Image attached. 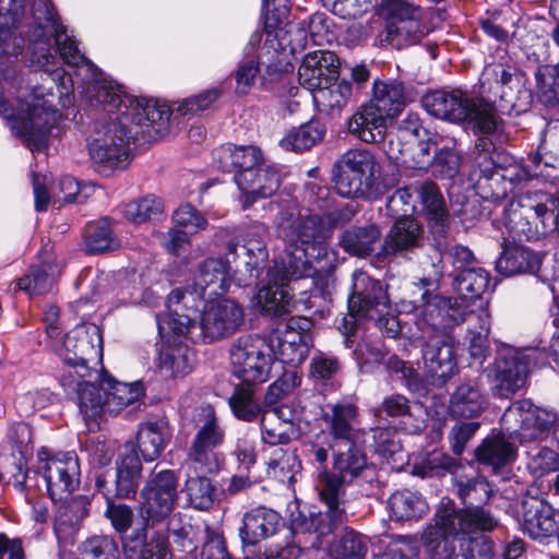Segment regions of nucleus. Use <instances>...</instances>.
Listing matches in <instances>:
<instances>
[{"instance_id":"obj_35","label":"nucleus","mask_w":559,"mask_h":559,"mask_svg":"<svg viewBox=\"0 0 559 559\" xmlns=\"http://www.w3.org/2000/svg\"><path fill=\"white\" fill-rule=\"evenodd\" d=\"M275 345L276 362L300 365L309 354L310 336L288 325L284 332L267 338Z\"/></svg>"},{"instance_id":"obj_19","label":"nucleus","mask_w":559,"mask_h":559,"mask_svg":"<svg viewBox=\"0 0 559 559\" xmlns=\"http://www.w3.org/2000/svg\"><path fill=\"white\" fill-rule=\"evenodd\" d=\"M300 278L293 276L288 267H284V262H275L267 272L266 284L259 288L254 297L255 305L262 312L274 316L289 311L293 290L289 282Z\"/></svg>"},{"instance_id":"obj_13","label":"nucleus","mask_w":559,"mask_h":559,"mask_svg":"<svg viewBox=\"0 0 559 559\" xmlns=\"http://www.w3.org/2000/svg\"><path fill=\"white\" fill-rule=\"evenodd\" d=\"M131 120L129 109L111 106L107 97V176L126 170L131 160V142L139 131Z\"/></svg>"},{"instance_id":"obj_58","label":"nucleus","mask_w":559,"mask_h":559,"mask_svg":"<svg viewBox=\"0 0 559 559\" xmlns=\"http://www.w3.org/2000/svg\"><path fill=\"white\" fill-rule=\"evenodd\" d=\"M194 354L186 345L171 347L162 358V369L173 377L186 376L193 367Z\"/></svg>"},{"instance_id":"obj_28","label":"nucleus","mask_w":559,"mask_h":559,"mask_svg":"<svg viewBox=\"0 0 559 559\" xmlns=\"http://www.w3.org/2000/svg\"><path fill=\"white\" fill-rule=\"evenodd\" d=\"M298 428L294 421V412L287 405L264 411L261 416V438L270 445L287 444L297 438Z\"/></svg>"},{"instance_id":"obj_55","label":"nucleus","mask_w":559,"mask_h":559,"mask_svg":"<svg viewBox=\"0 0 559 559\" xmlns=\"http://www.w3.org/2000/svg\"><path fill=\"white\" fill-rule=\"evenodd\" d=\"M324 131L319 122L310 121L292 130L281 140V146L287 151L301 152L310 148L323 138Z\"/></svg>"},{"instance_id":"obj_48","label":"nucleus","mask_w":559,"mask_h":559,"mask_svg":"<svg viewBox=\"0 0 559 559\" xmlns=\"http://www.w3.org/2000/svg\"><path fill=\"white\" fill-rule=\"evenodd\" d=\"M421 19L423 17H408L388 23L385 41L397 49L419 43L425 35Z\"/></svg>"},{"instance_id":"obj_20","label":"nucleus","mask_w":559,"mask_h":559,"mask_svg":"<svg viewBox=\"0 0 559 559\" xmlns=\"http://www.w3.org/2000/svg\"><path fill=\"white\" fill-rule=\"evenodd\" d=\"M413 302L418 316L435 330H445L466 320L467 313L450 297L425 290Z\"/></svg>"},{"instance_id":"obj_36","label":"nucleus","mask_w":559,"mask_h":559,"mask_svg":"<svg viewBox=\"0 0 559 559\" xmlns=\"http://www.w3.org/2000/svg\"><path fill=\"white\" fill-rule=\"evenodd\" d=\"M191 299H186L179 304L170 305L167 298L168 312L157 316V326L160 335L165 338L171 336L190 337L193 342H198L199 323L192 321L189 314L181 313L180 310L189 306Z\"/></svg>"},{"instance_id":"obj_22","label":"nucleus","mask_w":559,"mask_h":559,"mask_svg":"<svg viewBox=\"0 0 559 559\" xmlns=\"http://www.w3.org/2000/svg\"><path fill=\"white\" fill-rule=\"evenodd\" d=\"M423 360L430 377L445 382L456 372L455 347L452 338L442 333L431 335L424 346Z\"/></svg>"},{"instance_id":"obj_15","label":"nucleus","mask_w":559,"mask_h":559,"mask_svg":"<svg viewBox=\"0 0 559 559\" xmlns=\"http://www.w3.org/2000/svg\"><path fill=\"white\" fill-rule=\"evenodd\" d=\"M37 457L38 469L43 474L51 500H62L79 487L80 464L73 451L50 454L47 449H41Z\"/></svg>"},{"instance_id":"obj_3","label":"nucleus","mask_w":559,"mask_h":559,"mask_svg":"<svg viewBox=\"0 0 559 559\" xmlns=\"http://www.w3.org/2000/svg\"><path fill=\"white\" fill-rule=\"evenodd\" d=\"M92 333L98 336L99 359L103 358V338L97 326H91ZM90 328L76 326L67 333L62 340L61 347L57 348L59 356L68 365L69 370L61 377V384L66 389H76L79 408L85 421L87 436L81 440L82 449L87 452L90 462L95 466L105 464V440L100 433L104 421L105 401L100 385L82 382L85 377L86 365L83 358L85 349L88 348L86 335Z\"/></svg>"},{"instance_id":"obj_17","label":"nucleus","mask_w":559,"mask_h":559,"mask_svg":"<svg viewBox=\"0 0 559 559\" xmlns=\"http://www.w3.org/2000/svg\"><path fill=\"white\" fill-rule=\"evenodd\" d=\"M544 357L537 349L528 353L508 352L495 365V391L501 397L515 394L525 385L532 362Z\"/></svg>"},{"instance_id":"obj_1","label":"nucleus","mask_w":559,"mask_h":559,"mask_svg":"<svg viewBox=\"0 0 559 559\" xmlns=\"http://www.w3.org/2000/svg\"><path fill=\"white\" fill-rule=\"evenodd\" d=\"M433 522L423 536L431 559H491L492 542L486 536H469L499 526L489 510L481 506L457 509L451 499L442 498Z\"/></svg>"},{"instance_id":"obj_54","label":"nucleus","mask_w":559,"mask_h":559,"mask_svg":"<svg viewBox=\"0 0 559 559\" xmlns=\"http://www.w3.org/2000/svg\"><path fill=\"white\" fill-rule=\"evenodd\" d=\"M57 273L50 264L32 266L28 273L17 281V287L33 295L47 294L53 287Z\"/></svg>"},{"instance_id":"obj_11","label":"nucleus","mask_w":559,"mask_h":559,"mask_svg":"<svg viewBox=\"0 0 559 559\" xmlns=\"http://www.w3.org/2000/svg\"><path fill=\"white\" fill-rule=\"evenodd\" d=\"M333 452V471L325 467L318 473L317 490H322L330 500L344 498L345 488L353 484L366 469L367 457L355 441L330 443Z\"/></svg>"},{"instance_id":"obj_34","label":"nucleus","mask_w":559,"mask_h":559,"mask_svg":"<svg viewBox=\"0 0 559 559\" xmlns=\"http://www.w3.org/2000/svg\"><path fill=\"white\" fill-rule=\"evenodd\" d=\"M321 501L325 504V512L311 513L301 524V528L318 534V537L326 536L347 521V513L344 507V498L336 497L329 499L318 490Z\"/></svg>"},{"instance_id":"obj_31","label":"nucleus","mask_w":559,"mask_h":559,"mask_svg":"<svg viewBox=\"0 0 559 559\" xmlns=\"http://www.w3.org/2000/svg\"><path fill=\"white\" fill-rule=\"evenodd\" d=\"M388 118V115L369 102L361 105L349 118L347 128L360 141L377 143L385 139Z\"/></svg>"},{"instance_id":"obj_42","label":"nucleus","mask_w":559,"mask_h":559,"mask_svg":"<svg viewBox=\"0 0 559 559\" xmlns=\"http://www.w3.org/2000/svg\"><path fill=\"white\" fill-rule=\"evenodd\" d=\"M465 321L468 323L471 334L469 355L473 359L483 362L489 350L490 313L487 308H481L477 312L471 311Z\"/></svg>"},{"instance_id":"obj_10","label":"nucleus","mask_w":559,"mask_h":559,"mask_svg":"<svg viewBox=\"0 0 559 559\" xmlns=\"http://www.w3.org/2000/svg\"><path fill=\"white\" fill-rule=\"evenodd\" d=\"M379 174L380 166L370 151L348 150L334 165V187L342 197H362L371 190Z\"/></svg>"},{"instance_id":"obj_23","label":"nucleus","mask_w":559,"mask_h":559,"mask_svg":"<svg viewBox=\"0 0 559 559\" xmlns=\"http://www.w3.org/2000/svg\"><path fill=\"white\" fill-rule=\"evenodd\" d=\"M235 182L242 192V206L248 207L258 199L275 193L281 180L278 173L272 166L263 163L255 169L236 173Z\"/></svg>"},{"instance_id":"obj_60","label":"nucleus","mask_w":559,"mask_h":559,"mask_svg":"<svg viewBox=\"0 0 559 559\" xmlns=\"http://www.w3.org/2000/svg\"><path fill=\"white\" fill-rule=\"evenodd\" d=\"M366 552L364 538L354 531H347L330 549L333 559H364Z\"/></svg>"},{"instance_id":"obj_45","label":"nucleus","mask_w":559,"mask_h":559,"mask_svg":"<svg viewBox=\"0 0 559 559\" xmlns=\"http://www.w3.org/2000/svg\"><path fill=\"white\" fill-rule=\"evenodd\" d=\"M370 103L379 107L390 118L396 116L405 106V94L402 83L393 80L376 81Z\"/></svg>"},{"instance_id":"obj_16","label":"nucleus","mask_w":559,"mask_h":559,"mask_svg":"<svg viewBox=\"0 0 559 559\" xmlns=\"http://www.w3.org/2000/svg\"><path fill=\"white\" fill-rule=\"evenodd\" d=\"M245 320L242 308L230 299L207 302L199 321L198 340L211 343L236 333Z\"/></svg>"},{"instance_id":"obj_29","label":"nucleus","mask_w":559,"mask_h":559,"mask_svg":"<svg viewBox=\"0 0 559 559\" xmlns=\"http://www.w3.org/2000/svg\"><path fill=\"white\" fill-rule=\"evenodd\" d=\"M88 506L86 496H76L58 507L53 530L59 547L73 545L80 522L87 515Z\"/></svg>"},{"instance_id":"obj_30","label":"nucleus","mask_w":559,"mask_h":559,"mask_svg":"<svg viewBox=\"0 0 559 559\" xmlns=\"http://www.w3.org/2000/svg\"><path fill=\"white\" fill-rule=\"evenodd\" d=\"M338 64V58L333 51L308 52L298 69L299 83L308 90H314L337 73Z\"/></svg>"},{"instance_id":"obj_53","label":"nucleus","mask_w":559,"mask_h":559,"mask_svg":"<svg viewBox=\"0 0 559 559\" xmlns=\"http://www.w3.org/2000/svg\"><path fill=\"white\" fill-rule=\"evenodd\" d=\"M455 283L463 299H477L488 288L489 274L481 267H465L456 276Z\"/></svg>"},{"instance_id":"obj_12","label":"nucleus","mask_w":559,"mask_h":559,"mask_svg":"<svg viewBox=\"0 0 559 559\" xmlns=\"http://www.w3.org/2000/svg\"><path fill=\"white\" fill-rule=\"evenodd\" d=\"M556 412L534 405L528 400L513 402L503 413L504 430L520 442L547 439L558 425Z\"/></svg>"},{"instance_id":"obj_27","label":"nucleus","mask_w":559,"mask_h":559,"mask_svg":"<svg viewBox=\"0 0 559 559\" xmlns=\"http://www.w3.org/2000/svg\"><path fill=\"white\" fill-rule=\"evenodd\" d=\"M142 463L131 442L119 448L116 460L115 496L118 499H133L136 496Z\"/></svg>"},{"instance_id":"obj_51","label":"nucleus","mask_w":559,"mask_h":559,"mask_svg":"<svg viewBox=\"0 0 559 559\" xmlns=\"http://www.w3.org/2000/svg\"><path fill=\"white\" fill-rule=\"evenodd\" d=\"M311 91L313 92V99L323 110L343 108L353 94L352 84L346 80L330 83L325 86L322 84Z\"/></svg>"},{"instance_id":"obj_52","label":"nucleus","mask_w":559,"mask_h":559,"mask_svg":"<svg viewBox=\"0 0 559 559\" xmlns=\"http://www.w3.org/2000/svg\"><path fill=\"white\" fill-rule=\"evenodd\" d=\"M253 384L242 382L235 388L233 395L229 397V406L233 414L240 420L253 421L262 416L260 404L254 400Z\"/></svg>"},{"instance_id":"obj_37","label":"nucleus","mask_w":559,"mask_h":559,"mask_svg":"<svg viewBox=\"0 0 559 559\" xmlns=\"http://www.w3.org/2000/svg\"><path fill=\"white\" fill-rule=\"evenodd\" d=\"M487 406L486 395L476 381L461 383L451 395L450 412L455 417L474 418Z\"/></svg>"},{"instance_id":"obj_57","label":"nucleus","mask_w":559,"mask_h":559,"mask_svg":"<svg viewBox=\"0 0 559 559\" xmlns=\"http://www.w3.org/2000/svg\"><path fill=\"white\" fill-rule=\"evenodd\" d=\"M436 147V143L430 139L420 140V131L413 132L409 143H407V155L403 159L402 167L405 168H426L431 165V150Z\"/></svg>"},{"instance_id":"obj_62","label":"nucleus","mask_w":559,"mask_h":559,"mask_svg":"<svg viewBox=\"0 0 559 559\" xmlns=\"http://www.w3.org/2000/svg\"><path fill=\"white\" fill-rule=\"evenodd\" d=\"M221 94L222 90L218 87L202 91L197 95L179 102L175 110L180 116H193L209 109Z\"/></svg>"},{"instance_id":"obj_63","label":"nucleus","mask_w":559,"mask_h":559,"mask_svg":"<svg viewBox=\"0 0 559 559\" xmlns=\"http://www.w3.org/2000/svg\"><path fill=\"white\" fill-rule=\"evenodd\" d=\"M460 166V154L454 150V147L447 145L436 151V155L431 162L433 174L442 178L454 177L459 173Z\"/></svg>"},{"instance_id":"obj_4","label":"nucleus","mask_w":559,"mask_h":559,"mask_svg":"<svg viewBox=\"0 0 559 559\" xmlns=\"http://www.w3.org/2000/svg\"><path fill=\"white\" fill-rule=\"evenodd\" d=\"M421 104L427 112L452 123L468 122L481 133H492L497 128V117L491 108L469 97L460 88L437 90L427 93Z\"/></svg>"},{"instance_id":"obj_47","label":"nucleus","mask_w":559,"mask_h":559,"mask_svg":"<svg viewBox=\"0 0 559 559\" xmlns=\"http://www.w3.org/2000/svg\"><path fill=\"white\" fill-rule=\"evenodd\" d=\"M380 236V229L372 224L365 227H353L343 234L341 246L346 252L364 258L374 250V245L379 241Z\"/></svg>"},{"instance_id":"obj_8","label":"nucleus","mask_w":559,"mask_h":559,"mask_svg":"<svg viewBox=\"0 0 559 559\" xmlns=\"http://www.w3.org/2000/svg\"><path fill=\"white\" fill-rule=\"evenodd\" d=\"M195 433L189 449V460L195 472L212 474L219 469L223 455L221 447L226 440V430L211 405H201L193 417Z\"/></svg>"},{"instance_id":"obj_43","label":"nucleus","mask_w":559,"mask_h":559,"mask_svg":"<svg viewBox=\"0 0 559 559\" xmlns=\"http://www.w3.org/2000/svg\"><path fill=\"white\" fill-rule=\"evenodd\" d=\"M164 210V201L155 194L140 197L117 207L128 222L136 225L156 219Z\"/></svg>"},{"instance_id":"obj_6","label":"nucleus","mask_w":559,"mask_h":559,"mask_svg":"<svg viewBox=\"0 0 559 559\" xmlns=\"http://www.w3.org/2000/svg\"><path fill=\"white\" fill-rule=\"evenodd\" d=\"M237 248L238 242L229 240L225 255L202 260L193 274L192 284L187 289L176 288L169 294L170 305L186 299L195 302L225 295L235 277L233 263L237 260Z\"/></svg>"},{"instance_id":"obj_5","label":"nucleus","mask_w":559,"mask_h":559,"mask_svg":"<svg viewBox=\"0 0 559 559\" xmlns=\"http://www.w3.org/2000/svg\"><path fill=\"white\" fill-rule=\"evenodd\" d=\"M479 95L475 100L488 105L497 118L495 106L502 112H521L526 110L532 99L523 74L502 63H490L484 68L479 78Z\"/></svg>"},{"instance_id":"obj_56","label":"nucleus","mask_w":559,"mask_h":559,"mask_svg":"<svg viewBox=\"0 0 559 559\" xmlns=\"http://www.w3.org/2000/svg\"><path fill=\"white\" fill-rule=\"evenodd\" d=\"M267 227L262 223L252 224L245 235L243 247L247 250L250 261L247 263L251 269H258L260 264L266 261L267 250L265 243V236Z\"/></svg>"},{"instance_id":"obj_33","label":"nucleus","mask_w":559,"mask_h":559,"mask_svg":"<svg viewBox=\"0 0 559 559\" xmlns=\"http://www.w3.org/2000/svg\"><path fill=\"white\" fill-rule=\"evenodd\" d=\"M424 239L423 225L413 217L397 218L382 243V254H395L420 246Z\"/></svg>"},{"instance_id":"obj_9","label":"nucleus","mask_w":559,"mask_h":559,"mask_svg":"<svg viewBox=\"0 0 559 559\" xmlns=\"http://www.w3.org/2000/svg\"><path fill=\"white\" fill-rule=\"evenodd\" d=\"M233 373L246 384H261L271 379L276 366L275 345L252 335L239 337L230 347Z\"/></svg>"},{"instance_id":"obj_7","label":"nucleus","mask_w":559,"mask_h":559,"mask_svg":"<svg viewBox=\"0 0 559 559\" xmlns=\"http://www.w3.org/2000/svg\"><path fill=\"white\" fill-rule=\"evenodd\" d=\"M109 96L112 107L129 109L131 120L138 124L136 130L144 140L155 141L168 134L173 111L167 104L132 97L122 91L118 82L107 78V97Z\"/></svg>"},{"instance_id":"obj_50","label":"nucleus","mask_w":559,"mask_h":559,"mask_svg":"<svg viewBox=\"0 0 559 559\" xmlns=\"http://www.w3.org/2000/svg\"><path fill=\"white\" fill-rule=\"evenodd\" d=\"M453 490L465 508L481 506L488 502L491 496L490 485L483 477L455 478L453 480Z\"/></svg>"},{"instance_id":"obj_39","label":"nucleus","mask_w":559,"mask_h":559,"mask_svg":"<svg viewBox=\"0 0 559 559\" xmlns=\"http://www.w3.org/2000/svg\"><path fill=\"white\" fill-rule=\"evenodd\" d=\"M542 259L534 251L522 246L507 247L497 260V270L503 275L535 273L539 270Z\"/></svg>"},{"instance_id":"obj_64","label":"nucleus","mask_w":559,"mask_h":559,"mask_svg":"<svg viewBox=\"0 0 559 559\" xmlns=\"http://www.w3.org/2000/svg\"><path fill=\"white\" fill-rule=\"evenodd\" d=\"M457 467V461L441 450L431 451L420 466L421 475L428 477L454 473Z\"/></svg>"},{"instance_id":"obj_41","label":"nucleus","mask_w":559,"mask_h":559,"mask_svg":"<svg viewBox=\"0 0 559 559\" xmlns=\"http://www.w3.org/2000/svg\"><path fill=\"white\" fill-rule=\"evenodd\" d=\"M221 167L225 171L237 169V173L255 169L264 163L262 152L253 145L234 146L226 145L218 150Z\"/></svg>"},{"instance_id":"obj_26","label":"nucleus","mask_w":559,"mask_h":559,"mask_svg":"<svg viewBox=\"0 0 559 559\" xmlns=\"http://www.w3.org/2000/svg\"><path fill=\"white\" fill-rule=\"evenodd\" d=\"M171 439L173 427L165 415L150 418L138 428V448L145 462L158 459Z\"/></svg>"},{"instance_id":"obj_21","label":"nucleus","mask_w":559,"mask_h":559,"mask_svg":"<svg viewBox=\"0 0 559 559\" xmlns=\"http://www.w3.org/2000/svg\"><path fill=\"white\" fill-rule=\"evenodd\" d=\"M523 532L533 539L545 540L559 530V513L547 501L537 497H525L521 502Z\"/></svg>"},{"instance_id":"obj_61","label":"nucleus","mask_w":559,"mask_h":559,"mask_svg":"<svg viewBox=\"0 0 559 559\" xmlns=\"http://www.w3.org/2000/svg\"><path fill=\"white\" fill-rule=\"evenodd\" d=\"M379 14L383 16L388 23L408 17H423L421 8L408 0H381Z\"/></svg>"},{"instance_id":"obj_38","label":"nucleus","mask_w":559,"mask_h":559,"mask_svg":"<svg viewBox=\"0 0 559 559\" xmlns=\"http://www.w3.org/2000/svg\"><path fill=\"white\" fill-rule=\"evenodd\" d=\"M476 460L493 469L513 463L516 459V447L504 435L495 433L486 437L475 450Z\"/></svg>"},{"instance_id":"obj_24","label":"nucleus","mask_w":559,"mask_h":559,"mask_svg":"<svg viewBox=\"0 0 559 559\" xmlns=\"http://www.w3.org/2000/svg\"><path fill=\"white\" fill-rule=\"evenodd\" d=\"M25 14L26 0H0V57L7 61L23 47L24 40L14 29L20 27Z\"/></svg>"},{"instance_id":"obj_2","label":"nucleus","mask_w":559,"mask_h":559,"mask_svg":"<svg viewBox=\"0 0 559 559\" xmlns=\"http://www.w3.org/2000/svg\"><path fill=\"white\" fill-rule=\"evenodd\" d=\"M276 218V231L285 249L281 261L296 277L313 278L321 271H331L335 253L329 248L332 226L322 214L302 212L293 200L282 201Z\"/></svg>"},{"instance_id":"obj_14","label":"nucleus","mask_w":559,"mask_h":559,"mask_svg":"<svg viewBox=\"0 0 559 559\" xmlns=\"http://www.w3.org/2000/svg\"><path fill=\"white\" fill-rule=\"evenodd\" d=\"M178 478L174 471L153 472L140 490L139 507L146 522L159 523L175 509Z\"/></svg>"},{"instance_id":"obj_44","label":"nucleus","mask_w":559,"mask_h":559,"mask_svg":"<svg viewBox=\"0 0 559 559\" xmlns=\"http://www.w3.org/2000/svg\"><path fill=\"white\" fill-rule=\"evenodd\" d=\"M388 506L391 516L396 521H408L423 516L427 511L425 499L416 491L408 489L393 492Z\"/></svg>"},{"instance_id":"obj_18","label":"nucleus","mask_w":559,"mask_h":559,"mask_svg":"<svg viewBox=\"0 0 559 559\" xmlns=\"http://www.w3.org/2000/svg\"><path fill=\"white\" fill-rule=\"evenodd\" d=\"M386 289L380 281L371 278L365 272L353 275V293L348 299V310L352 317L376 319L389 310Z\"/></svg>"},{"instance_id":"obj_49","label":"nucleus","mask_w":559,"mask_h":559,"mask_svg":"<svg viewBox=\"0 0 559 559\" xmlns=\"http://www.w3.org/2000/svg\"><path fill=\"white\" fill-rule=\"evenodd\" d=\"M416 131H425L420 128L417 119L404 120L395 131L386 132L385 153L396 165L402 166L408 151L407 143H409L413 132Z\"/></svg>"},{"instance_id":"obj_32","label":"nucleus","mask_w":559,"mask_h":559,"mask_svg":"<svg viewBox=\"0 0 559 559\" xmlns=\"http://www.w3.org/2000/svg\"><path fill=\"white\" fill-rule=\"evenodd\" d=\"M417 192L430 231L435 236L443 235L450 224V214L438 186L432 181H426L420 185Z\"/></svg>"},{"instance_id":"obj_25","label":"nucleus","mask_w":559,"mask_h":559,"mask_svg":"<svg viewBox=\"0 0 559 559\" xmlns=\"http://www.w3.org/2000/svg\"><path fill=\"white\" fill-rule=\"evenodd\" d=\"M284 526L283 519L275 510L257 507L243 514L239 537L245 545H255L274 536Z\"/></svg>"},{"instance_id":"obj_59","label":"nucleus","mask_w":559,"mask_h":559,"mask_svg":"<svg viewBox=\"0 0 559 559\" xmlns=\"http://www.w3.org/2000/svg\"><path fill=\"white\" fill-rule=\"evenodd\" d=\"M183 490L195 509L206 510L214 502V487L210 478L203 475L189 477L186 480Z\"/></svg>"},{"instance_id":"obj_40","label":"nucleus","mask_w":559,"mask_h":559,"mask_svg":"<svg viewBox=\"0 0 559 559\" xmlns=\"http://www.w3.org/2000/svg\"><path fill=\"white\" fill-rule=\"evenodd\" d=\"M357 406L347 401L332 405L331 414L325 415L332 436L331 443L354 441V425L357 423Z\"/></svg>"},{"instance_id":"obj_46","label":"nucleus","mask_w":559,"mask_h":559,"mask_svg":"<svg viewBox=\"0 0 559 559\" xmlns=\"http://www.w3.org/2000/svg\"><path fill=\"white\" fill-rule=\"evenodd\" d=\"M144 395L140 382L123 383L107 373V413L119 414L124 407L138 402Z\"/></svg>"}]
</instances>
